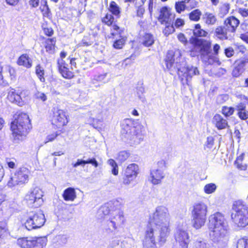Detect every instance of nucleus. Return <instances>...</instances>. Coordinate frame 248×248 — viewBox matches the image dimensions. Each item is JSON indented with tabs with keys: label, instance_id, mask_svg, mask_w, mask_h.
I'll return each instance as SVG.
<instances>
[{
	"label": "nucleus",
	"instance_id": "f257e3e1",
	"mask_svg": "<svg viewBox=\"0 0 248 248\" xmlns=\"http://www.w3.org/2000/svg\"><path fill=\"white\" fill-rule=\"evenodd\" d=\"M167 68L171 72H177L183 84H188L189 80L194 75L199 74L197 67L186 66V62L179 57V54L169 51L165 59Z\"/></svg>",
	"mask_w": 248,
	"mask_h": 248
},
{
	"label": "nucleus",
	"instance_id": "f03ea898",
	"mask_svg": "<svg viewBox=\"0 0 248 248\" xmlns=\"http://www.w3.org/2000/svg\"><path fill=\"white\" fill-rule=\"evenodd\" d=\"M208 225L212 240L218 244L220 247H224L228 239L229 227L224 216L219 212L211 215Z\"/></svg>",
	"mask_w": 248,
	"mask_h": 248
},
{
	"label": "nucleus",
	"instance_id": "7ed1b4c3",
	"mask_svg": "<svg viewBox=\"0 0 248 248\" xmlns=\"http://www.w3.org/2000/svg\"><path fill=\"white\" fill-rule=\"evenodd\" d=\"M122 205V200H114L102 206L98 211L105 216L109 215L107 223L108 229L111 232L121 226L125 221L124 213L121 210Z\"/></svg>",
	"mask_w": 248,
	"mask_h": 248
},
{
	"label": "nucleus",
	"instance_id": "20e7f679",
	"mask_svg": "<svg viewBox=\"0 0 248 248\" xmlns=\"http://www.w3.org/2000/svg\"><path fill=\"white\" fill-rule=\"evenodd\" d=\"M148 224L154 226L160 231V239L163 242L167 235H169L170 214L168 209L164 206H157L155 212L150 216Z\"/></svg>",
	"mask_w": 248,
	"mask_h": 248
},
{
	"label": "nucleus",
	"instance_id": "39448f33",
	"mask_svg": "<svg viewBox=\"0 0 248 248\" xmlns=\"http://www.w3.org/2000/svg\"><path fill=\"white\" fill-rule=\"evenodd\" d=\"M121 126V134L125 142L131 145H137L143 140L144 135L142 132L141 125L135 123L133 120H124Z\"/></svg>",
	"mask_w": 248,
	"mask_h": 248
},
{
	"label": "nucleus",
	"instance_id": "423d86ee",
	"mask_svg": "<svg viewBox=\"0 0 248 248\" xmlns=\"http://www.w3.org/2000/svg\"><path fill=\"white\" fill-rule=\"evenodd\" d=\"M31 128V121L25 113L19 114L17 118L11 123V128L15 140H22Z\"/></svg>",
	"mask_w": 248,
	"mask_h": 248
},
{
	"label": "nucleus",
	"instance_id": "0eeeda50",
	"mask_svg": "<svg viewBox=\"0 0 248 248\" xmlns=\"http://www.w3.org/2000/svg\"><path fill=\"white\" fill-rule=\"evenodd\" d=\"M248 206L241 200L236 201L233 204V212L232 213L231 217L238 227H244L248 224Z\"/></svg>",
	"mask_w": 248,
	"mask_h": 248
},
{
	"label": "nucleus",
	"instance_id": "6e6552de",
	"mask_svg": "<svg viewBox=\"0 0 248 248\" xmlns=\"http://www.w3.org/2000/svg\"><path fill=\"white\" fill-rule=\"evenodd\" d=\"M190 43L193 46L191 51V55L195 56L200 54L202 61L206 62L208 60V62L211 63L209 55L211 52V42L204 39L193 38L190 40Z\"/></svg>",
	"mask_w": 248,
	"mask_h": 248
},
{
	"label": "nucleus",
	"instance_id": "1a4fd4ad",
	"mask_svg": "<svg viewBox=\"0 0 248 248\" xmlns=\"http://www.w3.org/2000/svg\"><path fill=\"white\" fill-rule=\"evenodd\" d=\"M160 235L159 229L148 224L145 232L144 239L142 240L143 247L145 248H156L157 245L159 246H162L165 243L169 235H167L165 237L164 241L163 242L160 241Z\"/></svg>",
	"mask_w": 248,
	"mask_h": 248
},
{
	"label": "nucleus",
	"instance_id": "9d476101",
	"mask_svg": "<svg viewBox=\"0 0 248 248\" xmlns=\"http://www.w3.org/2000/svg\"><path fill=\"white\" fill-rule=\"evenodd\" d=\"M208 206L202 202L195 203L191 211L192 226L196 229L203 226L206 220Z\"/></svg>",
	"mask_w": 248,
	"mask_h": 248
},
{
	"label": "nucleus",
	"instance_id": "9b49d317",
	"mask_svg": "<svg viewBox=\"0 0 248 248\" xmlns=\"http://www.w3.org/2000/svg\"><path fill=\"white\" fill-rule=\"evenodd\" d=\"M45 221L43 212L40 209H38L28 213L24 226L27 230L31 231L41 228L44 225Z\"/></svg>",
	"mask_w": 248,
	"mask_h": 248
},
{
	"label": "nucleus",
	"instance_id": "f8f14e48",
	"mask_svg": "<svg viewBox=\"0 0 248 248\" xmlns=\"http://www.w3.org/2000/svg\"><path fill=\"white\" fill-rule=\"evenodd\" d=\"M47 241L46 237H22L17 240V244L22 248H43Z\"/></svg>",
	"mask_w": 248,
	"mask_h": 248
},
{
	"label": "nucleus",
	"instance_id": "ddd939ff",
	"mask_svg": "<svg viewBox=\"0 0 248 248\" xmlns=\"http://www.w3.org/2000/svg\"><path fill=\"white\" fill-rule=\"evenodd\" d=\"M30 170L25 167L20 168L16 170L14 175L10 177L7 185L9 187H13L18 185H22L28 182Z\"/></svg>",
	"mask_w": 248,
	"mask_h": 248
},
{
	"label": "nucleus",
	"instance_id": "4468645a",
	"mask_svg": "<svg viewBox=\"0 0 248 248\" xmlns=\"http://www.w3.org/2000/svg\"><path fill=\"white\" fill-rule=\"evenodd\" d=\"M43 191L40 188L36 187L26 194L25 199L29 206L37 207L40 206L43 202Z\"/></svg>",
	"mask_w": 248,
	"mask_h": 248
},
{
	"label": "nucleus",
	"instance_id": "2eb2a0df",
	"mask_svg": "<svg viewBox=\"0 0 248 248\" xmlns=\"http://www.w3.org/2000/svg\"><path fill=\"white\" fill-rule=\"evenodd\" d=\"M157 168L150 171L151 182L154 185H158L161 183L165 174L164 171L166 168L165 161L161 160L157 162Z\"/></svg>",
	"mask_w": 248,
	"mask_h": 248
},
{
	"label": "nucleus",
	"instance_id": "dca6fc26",
	"mask_svg": "<svg viewBox=\"0 0 248 248\" xmlns=\"http://www.w3.org/2000/svg\"><path fill=\"white\" fill-rule=\"evenodd\" d=\"M174 238L181 248H188L190 242L189 236L187 231L181 227H178L174 233Z\"/></svg>",
	"mask_w": 248,
	"mask_h": 248
},
{
	"label": "nucleus",
	"instance_id": "f3484780",
	"mask_svg": "<svg viewBox=\"0 0 248 248\" xmlns=\"http://www.w3.org/2000/svg\"><path fill=\"white\" fill-rule=\"evenodd\" d=\"M139 170V166L137 164L132 163L129 165L125 170L123 183L124 185L130 184L137 177Z\"/></svg>",
	"mask_w": 248,
	"mask_h": 248
},
{
	"label": "nucleus",
	"instance_id": "a211bd4d",
	"mask_svg": "<svg viewBox=\"0 0 248 248\" xmlns=\"http://www.w3.org/2000/svg\"><path fill=\"white\" fill-rule=\"evenodd\" d=\"M53 109L52 124L56 125L57 127L66 125L68 123V120L65 112L63 110L57 108H54Z\"/></svg>",
	"mask_w": 248,
	"mask_h": 248
},
{
	"label": "nucleus",
	"instance_id": "6ab92c4d",
	"mask_svg": "<svg viewBox=\"0 0 248 248\" xmlns=\"http://www.w3.org/2000/svg\"><path fill=\"white\" fill-rule=\"evenodd\" d=\"M91 115L93 117L88 120L89 124L96 129H101L103 126V118L100 110L98 109L93 110L91 111Z\"/></svg>",
	"mask_w": 248,
	"mask_h": 248
},
{
	"label": "nucleus",
	"instance_id": "aec40b11",
	"mask_svg": "<svg viewBox=\"0 0 248 248\" xmlns=\"http://www.w3.org/2000/svg\"><path fill=\"white\" fill-rule=\"evenodd\" d=\"M7 98L11 103H15L19 106H22L24 104V101L21 95L16 92L14 89H10L8 90Z\"/></svg>",
	"mask_w": 248,
	"mask_h": 248
},
{
	"label": "nucleus",
	"instance_id": "412c9836",
	"mask_svg": "<svg viewBox=\"0 0 248 248\" xmlns=\"http://www.w3.org/2000/svg\"><path fill=\"white\" fill-rule=\"evenodd\" d=\"M174 17V15H172L170 9L167 7H163L160 10V15L158 17V21L163 24L164 23L172 20Z\"/></svg>",
	"mask_w": 248,
	"mask_h": 248
},
{
	"label": "nucleus",
	"instance_id": "4be33fe9",
	"mask_svg": "<svg viewBox=\"0 0 248 248\" xmlns=\"http://www.w3.org/2000/svg\"><path fill=\"white\" fill-rule=\"evenodd\" d=\"M248 63V58H243L237 62V65L232 71V75L234 77H238L245 70V66Z\"/></svg>",
	"mask_w": 248,
	"mask_h": 248
},
{
	"label": "nucleus",
	"instance_id": "5701e85b",
	"mask_svg": "<svg viewBox=\"0 0 248 248\" xmlns=\"http://www.w3.org/2000/svg\"><path fill=\"white\" fill-rule=\"evenodd\" d=\"M239 20L234 16L228 17L224 21V26L229 32H233L239 24Z\"/></svg>",
	"mask_w": 248,
	"mask_h": 248
},
{
	"label": "nucleus",
	"instance_id": "b1692460",
	"mask_svg": "<svg viewBox=\"0 0 248 248\" xmlns=\"http://www.w3.org/2000/svg\"><path fill=\"white\" fill-rule=\"evenodd\" d=\"M235 108L237 111V116L241 120H246L248 119V110L245 103L241 102L238 103L235 106Z\"/></svg>",
	"mask_w": 248,
	"mask_h": 248
},
{
	"label": "nucleus",
	"instance_id": "393cba45",
	"mask_svg": "<svg viewBox=\"0 0 248 248\" xmlns=\"http://www.w3.org/2000/svg\"><path fill=\"white\" fill-rule=\"evenodd\" d=\"M228 32L225 26L217 27L215 31H211V33L214 34V37L220 40H224L228 39L227 32Z\"/></svg>",
	"mask_w": 248,
	"mask_h": 248
},
{
	"label": "nucleus",
	"instance_id": "a878e982",
	"mask_svg": "<svg viewBox=\"0 0 248 248\" xmlns=\"http://www.w3.org/2000/svg\"><path fill=\"white\" fill-rule=\"evenodd\" d=\"M212 122L219 130L224 129L228 127L227 121L220 114H216L214 116Z\"/></svg>",
	"mask_w": 248,
	"mask_h": 248
},
{
	"label": "nucleus",
	"instance_id": "bb28decb",
	"mask_svg": "<svg viewBox=\"0 0 248 248\" xmlns=\"http://www.w3.org/2000/svg\"><path fill=\"white\" fill-rule=\"evenodd\" d=\"M17 64L19 66H23L26 68H30L32 65V59L27 54L21 55L17 60Z\"/></svg>",
	"mask_w": 248,
	"mask_h": 248
},
{
	"label": "nucleus",
	"instance_id": "cd10ccee",
	"mask_svg": "<svg viewBox=\"0 0 248 248\" xmlns=\"http://www.w3.org/2000/svg\"><path fill=\"white\" fill-rule=\"evenodd\" d=\"M62 197L66 201H74L77 197L75 189L71 187L65 189L63 191Z\"/></svg>",
	"mask_w": 248,
	"mask_h": 248
},
{
	"label": "nucleus",
	"instance_id": "c85d7f7f",
	"mask_svg": "<svg viewBox=\"0 0 248 248\" xmlns=\"http://www.w3.org/2000/svg\"><path fill=\"white\" fill-rule=\"evenodd\" d=\"M202 18L205 23L208 26L214 25L217 21L215 15L209 12H205L203 15Z\"/></svg>",
	"mask_w": 248,
	"mask_h": 248
},
{
	"label": "nucleus",
	"instance_id": "c756f323",
	"mask_svg": "<svg viewBox=\"0 0 248 248\" xmlns=\"http://www.w3.org/2000/svg\"><path fill=\"white\" fill-rule=\"evenodd\" d=\"M108 10L111 14L113 15L116 18H120L121 16V8L114 1L110 2Z\"/></svg>",
	"mask_w": 248,
	"mask_h": 248
},
{
	"label": "nucleus",
	"instance_id": "7c9ffc66",
	"mask_svg": "<svg viewBox=\"0 0 248 248\" xmlns=\"http://www.w3.org/2000/svg\"><path fill=\"white\" fill-rule=\"evenodd\" d=\"M45 48L46 51L50 54L54 52L56 39L55 38H48L45 41Z\"/></svg>",
	"mask_w": 248,
	"mask_h": 248
},
{
	"label": "nucleus",
	"instance_id": "2f4dec72",
	"mask_svg": "<svg viewBox=\"0 0 248 248\" xmlns=\"http://www.w3.org/2000/svg\"><path fill=\"white\" fill-rule=\"evenodd\" d=\"M142 44L146 47L152 46L154 43V39L153 36L150 33H145L142 37Z\"/></svg>",
	"mask_w": 248,
	"mask_h": 248
},
{
	"label": "nucleus",
	"instance_id": "473e14b6",
	"mask_svg": "<svg viewBox=\"0 0 248 248\" xmlns=\"http://www.w3.org/2000/svg\"><path fill=\"white\" fill-rule=\"evenodd\" d=\"M164 24H165L166 27L163 32L165 36H168L172 33L175 31L173 25V21L170 20V22L164 23Z\"/></svg>",
	"mask_w": 248,
	"mask_h": 248
},
{
	"label": "nucleus",
	"instance_id": "72a5a7b5",
	"mask_svg": "<svg viewBox=\"0 0 248 248\" xmlns=\"http://www.w3.org/2000/svg\"><path fill=\"white\" fill-rule=\"evenodd\" d=\"M201 15V11L197 9L193 10L189 14V18L192 21H198L200 19Z\"/></svg>",
	"mask_w": 248,
	"mask_h": 248
},
{
	"label": "nucleus",
	"instance_id": "f704fd0d",
	"mask_svg": "<svg viewBox=\"0 0 248 248\" xmlns=\"http://www.w3.org/2000/svg\"><path fill=\"white\" fill-rule=\"evenodd\" d=\"M109 77H108V74L107 73L100 74L99 75L95 76L93 80V83H95V81L102 82L104 83L108 82Z\"/></svg>",
	"mask_w": 248,
	"mask_h": 248
},
{
	"label": "nucleus",
	"instance_id": "c9c22d12",
	"mask_svg": "<svg viewBox=\"0 0 248 248\" xmlns=\"http://www.w3.org/2000/svg\"><path fill=\"white\" fill-rule=\"evenodd\" d=\"M193 248H208V245L205 240L199 238L193 242Z\"/></svg>",
	"mask_w": 248,
	"mask_h": 248
},
{
	"label": "nucleus",
	"instance_id": "e433bc0d",
	"mask_svg": "<svg viewBox=\"0 0 248 248\" xmlns=\"http://www.w3.org/2000/svg\"><path fill=\"white\" fill-rule=\"evenodd\" d=\"M235 109V108L225 106L222 107L221 112L226 117H228L233 114Z\"/></svg>",
	"mask_w": 248,
	"mask_h": 248
},
{
	"label": "nucleus",
	"instance_id": "4c0bfd02",
	"mask_svg": "<svg viewBox=\"0 0 248 248\" xmlns=\"http://www.w3.org/2000/svg\"><path fill=\"white\" fill-rule=\"evenodd\" d=\"M62 76L65 78L70 79L74 77L73 73L71 71L68 67L59 70Z\"/></svg>",
	"mask_w": 248,
	"mask_h": 248
},
{
	"label": "nucleus",
	"instance_id": "58836bf2",
	"mask_svg": "<svg viewBox=\"0 0 248 248\" xmlns=\"http://www.w3.org/2000/svg\"><path fill=\"white\" fill-rule=\"evenodd\" d=\"M130 154L126 151H123L120 152L117 155L116 159L121 162H123L125 161L129 157Z\"/></svg>",
	"mask_w": 248,
	"mask_h": 248
},
{
	"label": "nucleus",
	"instance_id": "ea45409f",
	"mask_svg": "<svg viewBox=\"0 0 248 248\" xmlns=\"http://www.w3.org/2000/svg\"><path fill=\"white\" fill-rule=\"evenodd\" d=\"M214 144V139L213 137L210 136L207 138L206 142L204 145V149L208 152L211 150Z\"/></svg>",
	"mask_w": 248,
	"mask_h": 248
},
{
	"label": "nucleus",
	"instance_id": "a19ab883",
	"mask_svg": "<svg viewBox=\"0 0 248 248\" xmlns=\"http://www.w3.org/2000/svg\"><path fill=\"white\" fill-rule=\"evenodd\" d=\"M35 73L40 80L41 82H44L45 79L44 77V70L40 64H38L35 68Z\"/></svg>",
	"mask_w": 248,
	"mask_h": 248
},
{
	"label": "nucleus",
	"instance_id": "79ce46f5",
	"mask_svg": "<svg viewBox=\"0 0 248 248\" xmlns=\"http://www.w3.org/2000/svg\"><path fill=\"white\" fill-rule=\"evenodd\" d=\"M108 163L111 167V172L114 175L118 174V167L115 161L112 159H109Z\"/></svg>",
	"mask_w": 248,
	"mask_h": 248
},
{
	"label": "nucleus",
	"instance_id": "37998d69",
	"mask_svg": "<svg viewBox=\"0 0 248 248\" xmlns=\"http://www.w3.org/2000/svg\"><path fill=\"white\" fill-rule=\"evenodd\" d=\"M102 21L108 26L111 25L114 21V17L111 14L107 13L105 16L102 18Z\"/></svg>",
	"mask_w": 248,
	"mask_h": 248
},
{
	"label": "nucleus",
	"instance_id": "c03bdc74",
	"mask_svg": "<svg viewBox=\"0 0 248 248\" xmlns=\"http://www.w3.org/2000/svg\"><path fill=\"white\" fill-rule=\"evenodd\" d=\"M217 186L215 184L210 183L206 185L204 187V191L206 194L213 193L216 189Z\"/></svg>",
	"mask_w": 248,
	"mask_h": 248
},
{
	"label": "nucleus",
	"instance_id": "a18cd8bd",
	"mask_svg": "<svg viewBox=\"0 0 248 248\" xmlns=\"http://www.w3.org/2000/svg\"><path fill=\"white\" fill-rule=\"evenodd\" d=\"M229 99V96L227 94H221L217 96L216 102L218 104H222L227 101Z\"/></svg>",
	"mask_w": 248,
	"mask_h": 248
},
{
	"label": "nucleus",
	"instance_id": "49530a36",
	"mask_svg": "<svg viewBox=\"0 0 248 248\" xmlns=\"http://www.w3.org/2000/svg\"><path fill=\"white\" fill-rule=\"evenodd\" d=\"M236 248H248V238L239 239L237 241Z\"/></svg>",
	"mask_w": 248,
	"mask_h": 248
},
{
	"label": "nucleus",
	"instance_id": "de8ad7c7",
	"mask_svg": "<svg viewBox=\"0 0 248 248\" xmlns=\"http://www.w3.org/2000/svg\"><path fill=\"white\" fill-rule=\"evenodd\" d=\"M243 155H240L238 157L234 162V164L236 165L237 167L241 170H245L247 167L245 165H242V162L243 160Z\"/></svg>",
	"mask_w": 248,
	"mask_h": 248
},
{
	"label": "nucleus",
	"instance_id": "09e8293b",
	"mask_svg": "<svg viewBox=\"0 0 248 248\" xmlns=\"http://www.w3.org/2000/svg\"><path fill=\"white\" fill-rule=\"evenodd\" d=\"M186 6L184 1H178L176 2L175 4V8L176 11L178 13H181L182 11H184L186 9Z\"/></svg>",
	"mask_w": 248,
	"mask_h": 248
},
{
	"label": "nucleus",
	"instance_id": "8fccbe9b",
	"mask_svg": "<svg viewBox=\"0 0 248 248\" xmlns=\"http://www.w3.org/2000/svg\"><path fill=\"white\" fill-rule=\"evenodd\" d=\"M55 240L58 245H62L67 243V237L64 235H59L56 236Z\"/></svg>",
	"mask_w": 248,
	"mask_h": 248
},
{
	"label": "nucleus",
	"instance_id": "3c124183",
	"mask_svg": "<svg viewBox=\"0 0 248 248\" xmlns=\"http://www.w3.org/2000/svg\"><path fill=\"white\" fill-rule=\"evenodd\" d=\"M125 40L124 38H121L114 41L113 46L116 49H121L123 48Z\"/></svg>",
	"mask_w": 248,
	"mask_h": 248
},
{
	"label": "nucleus",
	"instance_id": "603ef678",
	"mask_svg": "<svg viewBox=\"0 0 248 248\" xmlns=\"http://www.w3.org/2000/svg\"><path fill=\"white\" fill-rule=\"evenodd\" d=\"M144 93V88L143 86H140L137 88V94L139 97V98L142 102H144L145 101V98L143 95Z\"/></svg>",
	"mask_w": 248,
	"mask_h": 248
},
{
	"label": "nucleus",
	"instance_id": "864d4df0",
	"mask_svg": "<svg viewBox=\"0 0 248 248\" xmlns=\"http://www.w3.org/2000/svg\"><path fill=\"white\" fill-rule=\"evenodd\" d=\"M111 31V35L113 36L117 34L120 35L123 31V30L121 29L119 26L115 24L112 25Z\"/></svg>",
	"mask_w": 248,
	"mask_h": 248
},
{
	"label": "nucleus",
	"instance_id": "5fc2aeb1",
	"mask_svg": "<svg viewBox=\"0 0 248 248\" xmlns=\"http://www.w3.org/2000/svg\"><path fill=\"white\" fill-rule=\"evenodd\" d=\"M135 58L136 55L132 54L129 58H127L123 61L122 65L125 68L128 65H130L133 62L131 60H134Z\"/></svg>",
	"mask_w": 248,
	"mask_h": 248
},
{
	"label": "nucleus",
	"instance_id": "6e6d98bb",
	"mask_svg": "<svg viewBox=\"0 0 248 248\" xmlns=\"http://www.w3.org/2000/svg\"><path fill=\"white\" fill-rule=\"evenodd\" d=\"M193 34L196 37H206L208 32L203 29L193 30Z\"/></svg>",
	"mask_w": 248,
	"mask_h": 248
},
{
	"label": "nucleus",
	"instance_id": "4d7b16f0",
	"mask_svg": "<svg viewBox=\"0 0 248 248\" xmlns=\"http://www.w3.org/2000/svg\"><path fill=\"white\" fill-rule=\"evenodd\" d=\"M43 30L44 33L48 36H51L53 34V30L51 27H46V25H42Z\"/></svg>",
	"mask_w": 248,
	"mask_h": 248
},
{
	"label": "nucleus",
	"instance_id": "13d9d810",
	"mask_svg": "<svg viewBox=\"0 0 248 248\" xmlns=\"http://www.w3.org/2000/svg\"><path fill=\"white\" fill-rule=\"evenodd\" d=\"M59 134L60 133L58 132H56L55 133L48 135L46 138L45 143H46L48 142H51L53 141L56 138V137L59 135Z\"/></svg>",
	"mask_w": 248,
	"mask_h": 248
},
{
	"label": "nucleus",
	"instance_id": "bf43d9fd",
	"mask_svg": "<svg viewBox=\"0 0 248 248\" xmlns=\"http://www.w3.org/2000/svg\"><path fill=\"white\" fill-rule=\"evenodd\" d=\"M57 64L59 70L64 68L66 67H68V64L62 59H59L58 60Z\"/></svg>",
	"mask_w": 248,
	"mask_h": 248
},
{
	"label": "nucleus",
	"instance_id": "052dcab7",
	"mask_svg": "<svg viewBox=\"0 0 248 248\" xmlns=\"http://www.w3.org/2000/svg\"><path fill=\"white\" fill-rule=\"evenodd\" d=\"M143 4H140L139 5L137 6L138 8L137 9V16L139 17H142L144 13V9L142 6Z\"/></svg>",
	"mask_w": 248,
	"mask_h": 248
},
{
	"label": "nucleus",
	"instance_id": "680f3d73",
	"mask_svg": "<svg viewBox=\"0 0 248 248\" xmlns=\"http://www.w3.org/2000/svg\"><path fill=\"white\" fill-rule=\"evenodd\" d=\"M91 43L90 41H88L87 37H84L78 45L79 46H87L91 45Z\"/></svg>",
	"mask_w": 248,
	"mask_h": 248
},
{
	"label": "nucleus",
	"instance_id": "e2e57ef3",
	"mask_svg": "<svg viewBox=\"0 0 248 248\" xmlns=\"http://www.w3.org/2000/svg\"><path fill=\"white\" fill-rule=\"evenodd\" d=\"M225 55L228 57H231L234 53L233 49L231 47L226 48L224 50Z\"/></svg>",
	"mask_w": 248,
	"mask_h": 248
},
{
	"label": "nucleus",
	"instance_id": "0e129e2a",
	"mask_svg": "<svg viewBox=\"0 0 248 248\" xmlns=\"http://www.w3.org/2000/svg\"><path fill=\"white\" fill-rule=\"evenodd\" d=\"M85 162L86 164H91L95 168L97 167L98 166V163L95 158H89L88 159L85 160Z\"/></svg>",
	"mask_w": 248,
	"mask_h": 248
},
{
	"label": "nucleus",
	"instance_id": "69168bd1",
	"mask_svg": "<svg viewBox=\"0 0 248 248\" xmlns=\"http://www.w3.org/2000/svg\"><path fill=\"white\" fill-rule=\"evenodd\" d=\"M35 97L36 98L41 99L43 101H45L47 99L45 93L39 92L35 94Z\"/></svg>",
	"mask_w": 248,
	"mask_h": 248
},
{
	"label": "nucleus",
	"instance_id": "338daca9",
	"mask_svg": "<svg viewBox=\"0 0 248 248\" xmlns=\"http://www.w3.org/2000/svg\"><path fill=\"white\" fill-rule=\"evenodd\" d=\"M85 164L86 162L85 160L78 159L76 163H72V165L73 167L76 168L78 166H82L84 167Z\"/></svg>",
	"mask_w": 248,
	"mask_h": 248
},
{
	"label": "nucleus",
	"instance_id": "774afa93",
	"mask_svg": "<svg viewBox=\"0 0 248 248\" xmlns=\"http://www.w3.org/2000/svg\"><path fill=\"white\" fill-rule=\"evenodd\" d=\"M238 13L243 16H248V9L244 8H239L238 10Z\"/></svg>",
	"mask_w": 248,
	"mask_h": 248
}]
</instances>
